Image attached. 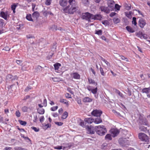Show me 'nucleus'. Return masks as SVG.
I'll list each match as a JSON object with an SVG mask.
<instances>
[{
  "label": "nucleus",
  "mask_w": 150,
  "mask_h": 150,
  "mask_svg": "<svg viewBox=\"0 0 150 150\" xmlns=\"http://www.w3.org/2000/svg\"><path fill=\"white\" fill-rule=\"evenodd\" d=\"M38 112L40 114H43L44 113L45 110L42 108L38 109Z\"/></svg>",
  "instance_id": "obj_30"
},
{
  "label": "nucleus",
  "mask_w": 150,
  "mask_h": 150,
  "mask_svg": "<svg viewBox=\"0 0 150 150\" xmlns=\"http://www.w3.org/2000/svg\"><path fill=\"white\" fill-rule=\"evenodd\" d=\"M55 69L58 70L59 68V67L61 66V64L59 63H56L54 65Z\"/></svg>",
  "instance_id": "obj_26"
},
{
  "label": "nucleus",
  "mask_w": 150,
  "mask_h": 150,
  "mask_svg": "<svg viewBox=\"0 0 150 150\" xmlns=\"http://www.w3.org/2000/svg\"><path fill=\"white\" fill-rule=\"evenodd\" d=\"M94 120L91 117L86 118L84 121L88 124H91L94 122Z\"/></svg>",
  "instance_id": "obj_17"
},
{
  "label": "nucleus",
  "mask_w": 150,
  "mask_h": 150,
  "mask_svg": "<svg viewBox=\"0 0 150 150\" xmlns=\"http://www.w3.org/2000/svg\"><path fill=\"white\" fill-rule=\"evenodd\" d=\"M72 78L75 79H79L80 78V75L77 73H73L71 74Z\"/></svg>",
  "instance_id": "obj_12"
},
{
  "label": "nucleus",
  "mask_w": 150,
  "mask_h": 150,
  "mask_svg": "<svg viewBox=\"0 0 150 150\" xmlns=\"http://www.w3.org/2000/svg\"><path fill=\"white\" fill-rule=\"evenodd\" d=\"M31 128L36 132H38L39 130V129H38L37 128H36V127H32Z\"/></svg>",
  "instance_id": "obj_52"
},
{
  "label": "nucleus",
  "mask_w": 150,
  "mask_h": 150,
  "mask_svg": "<svg viewBox=\"0 0 150 150\" xmlns=\"http://www.w3.org/2000/svg\"><path fill=\"white\" fill-rule=\"evenodd\" d=\"M0 16L5 20H7L9 17V14L8 11L4 12L1 11L0 13Z\"/></svg>",
  "instance_id": "obj_6"
},
{
  "label": "nucleus",
  "mask_w": 150,
  "mask_h": 150,
  "mask_svg": "<svg viewBox=\"0 0 150 150\" xmlns=\"http://www.w3.org/2000/svg\"><path fill=\"white\" fill-rule=\"evenodd\" d=\"M113 21L114 23L117 24L120 22V20L118 18L116 17L113 19Z\"/></svg>",
  "instance_id": "obj_32"
},
{
  "label": "nucleus",
  "mask_w": 150,
  "mask_h": 150,
  "mask_svg": "<svg viewBox=\"0 0 150 150\" xmlns=\"http://www.w3.org/2000/svg\"><path fill=\"white\" fill-rule=\"evenodd\" d=\"M105 139L106 140H111L112 139L111 135L110 134H107L105 136Z\"/></svg>",
  "instance_id": "obj_33"
},
{
  "label": "nucleus",
  "mask_w": 150,
  "mask_h": 150,
  "mask_svg": "<svg viewBox=\"0 0 150 150\" xmlns=\"http://www.w3.org/2000/svg\"><path fill=\"white\" fill-rule=\"evenodd\" d=\"M42 67L39 65L36 67L35 69V72H38L41 71L42 70Z\"/></svg>",
  "instance_id": "obj_21"
},
{
  "label": "nucleus",
  "mask_w": 150,
  "mask_h": 150,
  "mask_svg": "<svg viewBox=\"0 0 150 150\" xmlns=\"http://www.w3.org/2000/svg\"><path fill=\"white\" fill-rule=\"evenodd\" d=\"M119 142L122 146H125L127 143V141L124 139L122 138H120L119 140Z\"/></svg>",
  "instance_id": "obj_15"
},
{
  "label": "nucleus",
  "mask_w": 150,
  "mask_h": 150,
  "mask_svg": "<svg viewBox=\"0 0 150 150\" xmlns=\"http://www.w3.org/2000/svg\"><path fill=\"white\" fill-rule=\"evenodd\" d=\"M58 106H53L51 108V110L52 111H55L58 108Z\"/></svg>",
  "instance_id": "obj_48"
},
{
  "label": "nucleus",
  "mask_w": 150,
  "mask_h": 150,
  "mask_svg": "<svg viewBox=\"0 0 150 150\" xmlns=\"http://www.w3.org/2000/svg\"><path fill=\"white\" fill-rule=\"evenodd\" d=\"M115 92L116 93L118 94L121 97L123 98V95L122 93H121V92L118 90L116 89L115 90Z\"/></svg>",
  "instance_id": "obj_41"
},
{
  "label": "nucleus",
  "mask_w": 150,
  "mask_h": 150,
  "mask_svg": "<svg viewBox=\"0 0 150 150\" xmlns=\"http://www.w3.org/2000/svg\"><path fill=\"white\" fill-rule=\"evenodd\" d=\"M102 113V112L101 110H93L91 112V114L94 116L100 117Z\"/></svg>",
  "instance_id": "obj_8"
},
{
  "label": "nucleus",
  "mask_w": 150,
  "mask_h": 150,
  "mask_svg": "<svg viewBox=\"0 0 150 150\" xmlns=\"http://www.w3.org/2000/svg\"><path fill=\"white\" fill-rule=\"evenodd\" d=\"M138 23L139 26L142 28H143L146 24L145 21L142 18L139 19Z\"/></svg>",
  "instance_id": "obj_10"
},
{
  "label": "nucleus",
  "mask_w": 150,
  "mask_h": 150,
  "mask_svg": "<svg viewBox=\"0 0 150 150\" xmlns=\"http://www.w3.org/2000/svg\"><path fill=\"white\" fill-rule=\"evenodd\" d=\"M127 30L129 33H134L135 31L131 27L129 26H127L126 27Z\"/></svg>",
  "instance_id": "obj_20"
},
{
  "label": "nucleus",
  "mask_w": 150,
  "mask_h": 150,
  "mask_svg": "<svg viewBox=\"0 0 150 150\" xmlns=\"http://www.w3.org/2000/svg\"><path fill=\"white\" fill-rule=\"evenodd\" d=\"M92 14L86 12L82 13L81 18L88 22H91V20H92Z\"/></svg>",
  "instance_id": "obj_3"
},
{
  "label": "nucleus",
  "mask_w": 150,
  "mask_h": 150,
  "mask_svg": "<svg viewBox=\"0 0 150 150\" xmlns=\"http://www.w3.org/2000/svg\"><path fill=\"white\" fill-rule=\"evenodd\" d=\"M88 81L90 84H92L93 85L96 84V85H97V83L95 82L94 80L92 79L91 78H88Z\"/></svg>",
  "instance_id": "obj_19"
},
{
  "label": "nucleus",
  "mask_w": 150,
  "mask_h": 150,
  "mask_svg": "<svg viewBox=\"0 0 150 150\" xmlns=\"http://www.w3.org/2000/svg\"><path fill=\"white\" fill-rule=\"evenodd\" d=\"M26 18L27 20L30 21H33V20L32 19L31 15L30 14H27L26 15Z\"/></svg>",
  "instance_id": "obj_27"
},
{
  "label": "nucleus",
  "mask_w": 150,
  "mask_h": 150,
  "mask_svg": "<svg viewBox=\"0 0 150 150\" xmlns=\"http://www.w3.org/2000/svg\"><path fill=\"white\" fill-rule=\"evenodd\" d=\"M52 116L54 117H56L58 116V115L57 113H53L52 114Z\"/></svg>",
  "instance_id": "obj_62"
},
{
  "label": "nucleus",
  "mask_w": 150,
  "mask_h": 150,
  "mask_svg": "<svg viewBox=\"0 0 150 150\" xmlns=\"http://www.w3.org/2000/svg\"><path fill=\"white\" fill-rule=\"evenodd\" d=\"M59 3L60 6L65 7L67 6L68 1L67 0H59Z\"/></svg>",
  "instance_id": "obj_13"
},
{
  "label": "nucleus",
  "mask_w": 150,
  "mask_h": 150,
  "mask_svg": "<svg viewBox=\"0 0 150 150\" xmlns=\"http://www.w3.org/2000/svg\"><path fill=\"white\" fill-rule=\"evenodd\" d=\"M94 122L96 124L100 123L102 122L101 119L100 118H97L95 120H94Z\"/></svg>",
  "instance_id": "obj_25"
},
{
  "label": "nucleus",
  "mask_w": 150,
  "mask_h": 150,
  "mask_svg": "<svg viewBox=\"0 0 150 150\" xmlns=\"http://www.w3.org/2000/svg\"><path fill=\"white\" fill-rule=\"evenodd\" d=\"M142 124L143 125H145L149 127V125L147 121L146 120H144L142 122Z\"/></svg>",
  "instance_id": "obj_44"
},
{
  "label": "nucleus",
  "mask_w": 150,
  "mask_h": 150,
  "mask_svg": "<svg viewBox=\"0 0 150 150\" xmlns=\"http://www.w3.org/2000/svg\"><path fill=\"white\" fill-rule=\"evenodd\" d=\"M22 61L21 60H16V62L17 63L20 65H21L22 62Z\"/></svg>",
  "instance_id": "obj_58"
},
{
  "label": "nucleus",
  "mask_w": 150,
  "mask_h": 150,
  "mask_svg": "<svg viewBox=\"0 0 150 150\" xmlns=\"http://www.w3.org/2000/svg\"><path fill=\"white\" fill-rule=\"evenodd\" d=\"M33 18H38L40 16L39 12L38 11L34 12L32 15Z\"/></svg>",
  "instance_id": "obj_22"
},
{
  "label": "nucleus",
  "mask_w": 150,
  "mask_h": 150,
  "mask_svg": "<svg viewBox=\"0 0 150 150\" xmlns=\"http://www.w3.org/2000/svg\"><path fill=\"white\" fill-rule=\"evenodd\" d=\"M75 1V0H69V3L70 5H71L72 3H73Z\"/></svg>",
  "instance_id": "obj_60"
},
{
  "label": "nucleus",
  "mask_w": 150,
  "mask_h": 150,
  "mask_svg": "<svg viewBox=\"0 0 150 150\" xmlns=\"http://www.w3.org/2000/svg\"><path fill=\"white\" fill-rule=\"evenodd\" d=\"M11 147H6L4 149V150H11Z\"/></svg>",
  "instance_id": "obj_64"
},
{
  "label": "nucleus",
  "mask_w": 150,
  "mask_h": 150,
  "mask_svg": "<svg viewBox=\"0 0 150 150\" xmlns=\"http://www.w3.org/2000/svg\"><path fill=\"white\" fill-rule=\"evenodd\" d=\"M43 104L46 107V106L47 105V100L46 99H44L43 100Z\"/></svg>",
  "instance_id": "obj_57"
},
{
  "label": "nucleus",
  "mask_w": 150,
  "mask_h": 150,
  "mask_svg": "<svg viewBox=\"0 0 150 150\" xmlns=\"http://www.w3.org/2000/svg\"><path fill=\"white\" fill-rule=\"evenodd\" d=\"M77 10L76 7L71 5V7L70 6H66L63 9V12L70 14H73L74 12Z\"/></svg>",
  "instance_id": "obj_2"
},
{
  "label": "nucleus",
  "mask_w": 150,
  "mask_h": 150,
  "mask_svg": "<svg viewBox=\"0 0 150 150\" xmlns=\"http://www.w3.org/2000/svg\"><path fill=\"white\" fill-rule=\"evenodd\" d=\"M100 73H101L102 75L103 76H105V74L104 73V72L103 71V70L102 67H100Z\"/></svg>",
  "instance_id": "obj_46"
},
{
  "label": "nucleus",
  "mask_w": 150,
  "mask_h": 150,
  "mask_svg": "<svg viewBox=\"0 0 150 150\" xmlns=\"http://www.w3.org/2000/svg\"><path fill=\"white\" fill-rule=\"evenodd\" d=\"M44 118L43 116H41L40 118V122H42L44 121Z\"/></svg>",
  "instance_id": "obj_61"
},
{
  "label": "nucleus",
  "mask_w": 150,
  "mask_h": 150,
  "mask_svg": "<svg viewBox=\"0 0 150 150\" xmlns=\"http://www.w3.org/2000/svg\"><path fill=\"white\" fill-rule=\"evenodd\" d=\"M28 109V108L27 107L24 106L22 107L21 110L23 112H27Z\"/></svg>",
  "instance_id": "obj_43"
},
{
  "label": "nucleus",
  "mask_w": 150,
  "mask_h": 150,
  "mask_svg": "<svg viewBox=\"0 0 150 150\" xmlns=\"http://www.w3.org/2000/svg\"><path fill=\"white\" fill-rule=\"evenodd\" d=\"M150 91V87L148 88H143L142 90V92L143 93H148Z\"/></svg>",
  "instance_id": "obj_23"
},
{
  "label": "nucleus",
  "mask_w": 150,
  "mask_h": 150,
  "mask_svg": "<svg viewBox=\"0 0 150 150\" xmlns=\"http://www.w3.org/2000/svg\"><path fill=\"white\" fill-rule=\"evenodd\" d=\"M54 148L55 149L60 150L62 149V146H57L54 147Z\"/></svg>",
  "instance_id": "obj_49"
},
{
  "label": "nucleus",
  "mask_w": 150,
  "mask_h": 150,
  "mask_svg": "<svg viewBox=\"0 0 150 150\" xmlns=\"http://www.w3.org/2000/svg\"><path fill=\"white\" fill-rule=\"evenodd\" d=\"M44 127H45V128L47 129L48 127H50L51 125L49 124H45L44 125Z\"/></svg>",
  "instance_id": "obj_56"
},
{
  "label": "nucleus",
  "mask_w": 150,
  "mask_h": 150,
  "mask_svg": "<svg viewBox=\"0 0 150 150\" xmlns=\"http://www.w3.org/2000/svg\"><path fill=\"white\" fill-rule=\"evenodd\" d=\"M87 88L94 95V96L96 98H97L98 96H96V94L97 93L98 88L97 87L93 88V86H86Z\"/></svg>",
  "instance_id": "obj_4"
},
{
  "label": "nucleus",
  "mask_w": 150,
  "mask_h": 150,
  "mask_svg": "<svg viewBox=\"0 0 150 150\" xmlns=\"http://www.w3.org/2000/svg\"><path fill=\"white\" fill-rule=\"evenodd\" d=\"M52 0H46L45 4L46 5L49 6L51 4Z\"/></svg>",
  "instance_id": "obj_40"
},
{
  "label": "nucleus",
  "mask_w": 150,
  "mask_h": 150,
  "mask_svg": "<svg viewBox=\"0 0 150 150\" xmlns=\"http://www.w3.org/2000/svg\"><path fill=\"white\" fill-rule=\"evenodd\" d=\"M139 139L143 142H146L148 140V137L145 134L143 133H140L139 134Z\"/></svg>",
  "instance_id": "obj_5"
},
{
  "label": "nucleus",
  "mask_w": 150,
  "mask_h": 150,
  "mask_svg": "<svg viewBox=\"0 0 150 150\" xmlns=\"http://www.w3.org/2000/svg\"><path fill=\"white\" fill-rule=\"evenodd\" d=\"M120 57H121V58L122 60H125L127 62H128V61L127 59V58L125 57L124 56L122 55V56H120Z\"/></svg>",
  "instance_id": "obj_50"
},
{
  "label": "nucleus",
  "mask_w": 150,
  "mask_h": 150,
  "mask_svg": "<svg viewBox=\"0 0 150 150\" xmlns=\"http://www.w3.org/2000/svg\"><path fill=\"white\" fill-rule=\"evenodd\" d=\"M59 101L61 103L65 104L67 106H69V101L66 99H60Z\"/></svg>",
  "instance_id": "obj_18"
},
{
  "label": "nucleus",
  "mask_w": 150,
  "mask_h": 150,
  "mask_svg": "<svg viewBox=\"0 0 150 150\" xmlns=\"http://www.w3.org/2000/svg\"><path fill=\"white\" fill-rule=\"evenodd\" d=\"M81 1L82 3L86 6H88L89 4L88 0H81Z\"/></svg>",
  "instance_id": "obj_28"
},
{
  "label": "nucleus",
  "mask_w": 150,
  "mask_h": 150,
  "mask_svg": "<svg viewBox=\"0 0 150 150\" xmlns=\"http://www.w3.org/2000/svg\"><path fill=\"white\" fill-rule=\"evenodd\" d=\"M87 130V133L91 134H94L95 131V127L92 126H85Z\"/></svg>",
  "instance_id": "obj_7"
},
{
  "label": "nucleus",
  "mask_w": 150,
  "mask_h": 150,
  "mask_svg": "<svg viewBox=\"0 0 150 150\" xmlns=\"http://www.w3.org/2000/svg\"><path fill=\"white\" fill-rule=\"evenodd\" d=\"M14 150H26V149H25L23 148H22L21 147L16 146L14 147Z\"/></svg>",
  "instance_id": "obj_34"
},
{
  "label": "nucleus",
  "mask_w": 150,
  "mask_h": 150,
  "mask_svg": "<svg viewBox=\"0 0 150 150\" xmlns=\"http://www.w3.org/2000/svg\"><path fill=\"white\" fill-rule=\"evenodd\" d=\"M52 80L54 82H59L61 81V79L60 78L57 77L53 78Z\"/></svg>",
  "instance_id": "obj_36"
},
{
  "label": "nucleus",
  "mask_w": 150,
  "mask_h": 150,
  "mask_svg": "<svg viewBox=\"0 0 150 150\" xmlns=\"http://www.w3.org/2000/svg\"><path fill=\"white\" fill-rule=\"evenodd\" d=\"M100 9L102 11H103L107 13H109L110 11V10L108 7L102 6L100 7Z\"/></svg>",
  "instance_id": "obj_11"
},
{
  "label": "nucleus",
  "mask_w": 150,
  "mask_h": 150,
  "mask_svg": "<svg viewBox=\"0 0 150 150\" xmlns=\"http://www.w3.org/2000/svg\"><path fill=\"white\" fill-rule=\"evenodd\" d=\"M95 128L97 134L100 136L104 135L107 132L106 128L103 125L95 126Z\"/></svg>",
  "instance_id": "obj_1"
},
{
  "label": "nucleus",
  "mask_w": 150,
  "mask_h": 150,
  "mask_svg": "<svg viewBox=\"0 0 150 150\" xmlns=\"http://www.w3.org/2000/svg\"><path fill=\"white\" fill-rule=\"evenodd\" d=\"M92 20H100L102 18V17L100 14L93 15L92 14Z\"/></svg>",
  "instance_id": "obj_14"
},
{
  "label": "nucleus",
  "mask_w": 150,
  "mask_h": 150,
  "mask_svg": "<svg viewBox=\"0 0 150 150\" xmlns=\"http://www.w3.org/2000/svg\"><path fill=\"white\" fill-rule=\"evenodd\" d=\"M79 125L81 126L84 127L85 126L84 123L83 121L79 123Z\"/></svg>",
  "instance_id": "obj_63"
},
{
  "label": "nucleus",
  "mask_w": 150,
  "mask_h": 150,
  "mask_svg": "<svg viewBox=\"0 0 150 150\" xmlns=\"http://www.w3.org/2000/svg\"><path fill=\"white\" fill-rule=\"evenodd\" d=\"M102 23L105 26L108 25L109 24V22L108 20H104L102 21Z\"/></svg>",
  "instance_id": "obj_39"
},
{
  "label": "nucleus",
  "mask_w": 150,
  "mask_h": 150,
  "mask_svg": "<svg viewBox=\"0 0 150 150\" xmlns=\"http://www.w3.org/2000/svg\"><path fill=\"white\" fill-rule=\"evenodd\" d=\"M19 121L20 124L22 125L25 126L27 124L26 122L25 121H22L21 120H19Z\"/></svg>",
  "instance_id": "obj_45"
},
{
  "label": "nucleus",
  "mask_w": 150,
  "mask_h": 150,
  "mask_svg": "<svg viewBox=\"0 0 150 150\" xmlns=\"http://www.w3.org/2000/svg\"><path fill=\"white\" fill-rule=\"evenodd\" d=\"M53 54L54 53L53 52H50L48 56L49 57V58H50L52 57Z\"/></svg>",
  "instance_id": "obj_59"
},
{
  "label": "nucleus",
  "mask_w": 150,
  "mask_h": 150,
  "mask_svg": "<svg viewBox=\"0 0 150 150\" xmlns=\"http://www.w3.org/2000/svg\"><path fill=\"white\" fill-rule=\"evenodd\" d=\"M16 116L17 117H19L21 116V113L19 111V110H17L16 112Z\"/></svg>",
  "instance_id": "obj_47"
},
{
  "label": "nucleus",
  "mask_w": 150,
  "mask_h": 150,
  "mask_svg": "<svg viewBox=\"0 0 150 150\" xmlns=\"http://www.w3.org/2000/svg\"><path fill=\"white\" fill-rule=\"evenodd\" d=\"M132 24H134V26H136L137 23L136 22V18L134 17L132 18Z\"/></svg>",
  "instance_id": "obj_37"
},
{
  "label": "nucleus",
  "mask_w": 150,
  "mask_h": 150,
  "mask_svg": "<svg viewBox=\"0 0 150 150\" xmlns=\"http://www.w3.org/2000/svg\"><path fill=\"white\" fill-rule=\"evenodd\" d=\"M32 89V87L31 86H27L25 90V91L27 92L30 90Z\"/></svg>",
  "instance_id": "obj_51"
},
{
  "label": "nucleus",
  "mask_w": 150,
  "mask_h": 150,
  "mask_svg": "<svg viewBox=\"0 0 150 150\" xmlns=\"http://www.w3.org/2000/svg\"><path fill=\"white\" fill-rule=\"evenodd\" d=\"M4 24V20L2 19H0V28H3Z\"/></svg>",
  "instance_id": "obj_38"
},
{
  "label": "nucleus",
  "mask_w": 150,
  "mask_h": 150,
  "mask_svg": "<svg viewBox=\"0 0 150 150\" xmlns=\"http://www.w3.org/2000/svg\"><path fill=\"white\" fill-rule=\"evenodd\" d=\"M102 31L101 30H96L95 34L99 35H101L102 34Z\"/></svg>",
  "instance_id": "obj_42"
},
{
  "label": "nucleus",
  "mask_w": 150,
  "mask_h": 150,
  "mask_svg": "<svg viewBox=\"0 0 150 150\" xmlns=\"http://www.w3.org/2000/svg\"><path fill=\"white\" fill-rule=\"evenodd\" d=\"M65 96L67 98H71V95H70L68 93H67L65 94Z\"/></svg>",
  "instance_id": "obj_54"
},
{
  "label": "nucleus",
  "mask_w": 150,
  "mask_h": 150,
  "mask_svg": "<svg viewBox=\"0 0 150 150\" xmlns=\"http://www.w3.org/2000/svg\"><path fill=\"white\" fill-rule=\"evenodd\" d=\"M110 132L112 136L115 137L117 136L119 133V130L116 128H113L111 129Z\"/></svg>",
  "instance_id": "obj_9"
},
{
  "label": "nucleus",
  "mask_w": 150,
  "mask_h": 150,
  "mask_svg": "<svg viewBox=\"0 0 150 150\" xmlns=\"http://www.w3.org/2000/svg\"><path fill=\"white\" fill-rule=\"evenodd\" d=\"M55 124H56L59 126H62L63 124V123L61 122H55Z\"/></svg>",
  "instance_id": "obj_53"
},
{
  "label": "nucleus",
  "mask_w": 150,
  "mask_h": 150,
  "mask_svg": "<svg viewBox=\"0 0 150 150\" xmlns=\"http://www.w3.org/2000/svg\"><path fill=\"white\" fill-rule=\"evenodd\" d=\"M115 8L117 10H119L120 8V6L118 4H116L115 6Z\"/></svg>",
  "instance_id": "obj_55"
},
{
  "label": "nucleus",
  "mask_w": 150,
  "mask_h": 150,
  "mask_svg": "<svg viewBox=\"0 0 150 150\" xmlns=\"http://www.w3.org/2000/svg\"><path fill=\"white\" fill-rule=\"evenodd\" d=\"M125 16L129 18H131L132 15L130 12H127L125 13Z\"/></svg>",
  "instance_id": "obj_35"
},
{
  "label": "nucleus",
  "mask_w": 150,
  "mask_h": 150,
  "mask_svg": "<svg viewBox=\"0 0 150 150\" xmlns=\"http://www.w3.org/2000/svg\"><path fill=\"white\" fill-rule=\"evenodd\" d=\"M139 129L141 131L145 132L147 130V128L146 127H145L142 126L140 127Z\"/></svg>",
  "instance_id": "obj_31"
},
{
  "label": "nucleus",
  "mask_w": 150,
  "mask_h": 150,
  "mask_svg": "<svg viewBox=\"0 0 150 150\" xmlns=\"http://www.w3.org/2000/svg\"><path fill=\"white\" fill-rule=\"evenodd\" d=\"M18 3H13L11 6V10L13 11V13H14L16 12L15 9L16 7L18 6Z\"/></svg>",
  "instance_id": "obj_16"
},
{
  "label": "nucleus",
  "mask_w": 150,
  "mask_h": 150,
  "mask_svg": "<svg viewBox=\"0 0 150 150\" xmlns=\"http://www.w3.org/2000/svg\"><path fill=\"white\" fill-rule=\"evenodd\" d=\"M92 101V100L88 97H85L83 99V101L84 102H90Z\"/></svg>",
  "instance_id": "obj_24"
},
{
  "label": "nucleus",
  "mask_w": 150,
  "mask_h": 150,
  "mask_svg": "<svg viewBox=\"0 0 150 150\" xmlns=\"http://www.w3.org/2000/svg\"><path fill=\"white\" fill-rule=\"evenodd\" d=\"M68 113L66 111L64 112L63 115L62 116V119H65L68 116Z\"/></svg>",
  "instance_id": "obj_29"
}]
</instances>
